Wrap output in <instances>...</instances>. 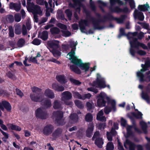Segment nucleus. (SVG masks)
I'll return each mask as SVG.
<instances>
[{"instance_id": "a211bd4d", "label": "nucleus", "mask_w": 150, "mask_h": 150, "mask_svg": "<svg viewBox=\"0 0 150 150\" xmlns=\"http://www.w3.org/2000/svg\"><path fill=\"white\" fill-rule=\"evenodd\" d=\"M62 131L63 129L61 127H58L55 130L52 134L53 139L55 140L59 137L62 134Z\"/></svg>"}, {"instance_id": "bb28decb", "label": "nucleus", "mask_w": 150, "mask_h": 150, "mask_svg": "<svg viewBox=\"0 0 150 150\" xmlns=\"http://www.w3.org/2000/svg\"><path fill=\"white\" fill-rule=\"evenodd\" d=\"M104 144V142L102 138H97L95 141V144L99 148H101L102 145Z\"/></svg>"}, {"instance_id": "f8f14e48", "label": "nucleus", "mask_w": 150, "mask_h": 150, "mask_svg": "<svg viewBox=\"0 0 150 150\" xmlns=\"http://www.w3.org/2000/svg\"><path fill=\"white\" fill-rule=\"evenodd\" d=\"M70 120L67 125V127H70L72 124L75 123L77 122L78 121L79 117L78 115L75 113H73L71 114L69 116Z\"/></svg>"}, {"instance_id": "423d86ee", "label": "nucleus", "mask_w": 150, "mask_h": 150, "mask_svg": "<svg viewBox=\"0 0 150 150\" xmlns=\"http://www.w3.org/2000/svg\"><path fill=\"white\" fill-rule=\"evenodd\" d=\"M85 13L87 19H82L79 23L80 29L82 33H85L84 30H86V26H89V23L88 19H89L91 21L93 20L92 18H94L91 16V13L89 11H86Z\"/></svg>"}, {"instance_id": "c03bdc74", "label": "nucleus", "mask_w": 150, "mask_h": 150, "mask_svg": "<svg viewBox=\"0 0 150 150\" xmlns=\"http://www.w3.org/2000/svg\"><path fill=\"white\" fill-rule=\"evenodd\" d=\"M25 42V40L24 39L20 38L17 42V45L18 47H21L24 45Z\"/></svg>"}, {"instance_id": "c85d7f7f", "label": "nucleus", "mask_w": 150, "mask_h": 150, "mask_svg": "<svg viewBox=\"0 0 150 150\" xmlns=\"http://www.w3.org/2000/svg\"><path fill=\"white\" fill-rule=\"evenodd\" d=\"M36 13H38L41 11L40 7L38 5H35L34 4L29 8V10Z\"/></svg>"}, {"instance_id": "6ab92c4d", "label": "nucleus", "mask_w": 150, "mask_h": 150, "mask_svg": "<svg viewBox=\"0 0 150 150\" xmlns=\"http://www.w3.org/2000/svg\"><path fill=\"white\" fill-rule=\"evenodd\" d=\"M94 129V126L93 124H90L86 131V136L87 137L90 138L93 134V132Z\"/></svg>"}, {"instance_id": "13d9d810", "label": "nucleus", "mask_w": 150, "mask_h": 150, "mask_svg": "<svg viewBox=\"0 0 150 150\" xmlns=\"http://www.w3.org/2000/svg\"><path fill=\"white\" fill-rule=\"evenodd\" d=\"M73 94L74 97L79 99L82 100L83 96H81V95L78 92H75Z\"/></svg>"}, {"instance_id": "4468645a", "label": "nucleus", "mask_w": 150, "mask_h": 150, "mask_svg": "<svg viewBox=\"0 0 150 150\" xmlns=\"http://www.w3.org/2000/svg\"><path fill=\"white\" fill-rule=\"evenodd\" d=\"M74 4L71 3H70L69 4V6L73 8H74L75 7H76L78 5L79 7L78 8V9H80V7H83L84 5L82 3L83 2H84L85 0H72Z\"/></svg>"}, {"instance_id": "6e6d98bb", "label": "nucleus", "mask_w": 150, "mask_h": 150, "mask_svg": "<svg viewBox=\"0 0 150 150\" xmlns=\"http://www.w3.org/2000/svg\"><path fill=\"white\" fill-rule=\"evenodd\" d=\"M21 16L18 13H16L14 15V19L16 22H20L21 20Z\"/></svg>"}, {"instance_id": "4c0bfd02", "label": "nucleus", "mask_w": 150, "mask_h": 150, "mask_svg": "<svg viewBox=\"0 0 150 150\" xmlns=\"http://www.w3.org/2000/svg\"><path fill=\"white\" fill-rule=\"evenodd\" d=\"M70 69L73 71L75 73L80 74L81 73L80 70L77 67L74 65H71L70 66Z\"/></svg>"}, {"instance_id": "774afa93", "label": "nucleus", "mask_w": 150, "mask_h": 150, "mask_svg": "<svg viewBox=\"0 0 150 150\" xmlns=\"http://www.w3.org/2000/svg\"><path fill=\"white\" fill-rule=\"evenodd\" d=\"M136 53H137L139 55L141 56H144L146 54V52L142 50H139L136 51Z\"/></svg>"}, {"instance_id": "37998d69", "label": "nucleus", "mask_w": 150, "mask_h": 150, "mask_svg": "<svg viewBox=\"0 0 150 150\" xmlns=\"http://www.w3.org/2000/svg\"><path fill=\"white\" fill-rule=\"evenodd\" d=\"M76 105L79 108L82 109L84 107V105L82 103L80 100H75L74 101Z\"/></svg>"}, {"instance_id": "4be33fe9", "label": "nucleus", "mask_w": 150, "mask_h": 150, "mask_svg": "<svg viewBox=\"0 0 150 150\" xmlns=\"http://www.w3.org/2000/svg\"><path fill=\"white\" fill-rule=\"evenodd\" d=\"M52 86L53 89L58 92H62L64 90V88L63 86H60L57 83H53Z\"/></svg>"}, {"instance_id": "a19ab883", "label": "nucleus", "mask_w": 150, "mask_h": 150, "mask_svg": "<svg viewBox=\"0 0 150 150\" xmlns=\"http://www.w3.org/2000/svg\"><path fill=\"white\" fill-rule=\"evenodd\" d=\"M64 13L66 14L69 20H71V17L72 15V11L69 9H67L65 10L64 11Z\"/></svg>"}, {"instance_id": "09e8293b", "label": "nucleus", "mask_w": 150, "mask_h": 150, "mask_svg": "<svg viewBox=\"0 0 150 150\" xmlns=\"http://www.w3.org/2000/svg\"><path fill=\"white\" fill-rule=\"evenodd\" d=\"M89 4L90 7L92 10L93 11H95L96 10V6L92 0H90Z\"/></svg>"}, {"instance_id": "473e14b6", "label": "nucleus", "mask_w": 150, "mask_h": 150, "mask_svg": "<svg viewBox=\"0 0 150 150\" xmlns=\"http://www.w3.org/2000/svg\"><path fill=\"white\" fill-rule=\"evenodd\" d=\"M71 62L72 63L74 64L79 67L82 62L81 59L77 58L76 57L73 58L71 60Z\"/></svg>"}, {"instance_id": "3c124183", "label": "nucleus", "mask_w": 150, "mask_h": 150, "mask_svg": "<svg viewBox=\"0 0 150 150\" xmlns=\"http://www.w3.org/2000/svg\"><path fill=\"white\" fill-rule=\"evenodd\" d=\"M70 80L71 83L76 85H79L81 83L79 81L72 78H70Z\"/></svg>"}, {"instance_id": "0e129e2a", "label": "nucleus", "mask_w": 150, "mask_h": 150, "mask_svg": "<svg viewBox=\"0 0 150 150\" xmlns=\"http://www.w3.org/2000/svg\"><path fill=\"white\" fill-rule=\"evenodd\" d=\"M22 32L23 35H25L27 34L26 28L24 25H23L22 26Z\"/></svg>"}, {"instance_id": "2eb2a0df", "label": "nucleus", "mask_w": 150, "mask_h": 150, "mask_svg": "<svg viewBox=\"0 0 150 150\" xmlns=\"http://www.w3.org/2000/svg\"><path fill=\"white\" fill-rule=\"evenodd\" d=\"M96 85H98L101 88H104L106 86L105 81L103 79H99L98 78H97L96 81H94L93 83V86H96Z\"/></svg>"}, {"instance_id": "bf43d9fd", "label": "nucleus", "mask_w": 150, "mask_h": 150, "mask_svg": "<svg viewBox=\"0 0 150 150\" xmlns=\"http://www.w3.org/2000/svg\"><path fill=\"white\" fill-rule=\"evenodd\" d=\"M21 29L19 27H16L15 29V32L16 34L19 35L21 33Z\"/></svg>"}, {"instance_id": "9b49d317", "label": "nucleus", "mask_w": 150, "mask_h": 150, "mask_svg": "<svg viewBox=\"0 0 150 150\" xmlns=\"http://www.w3.org/2000/svg\"><path fill=\"white\" fill-rule=\"evenodd\" d=\"M59 41L57 40H48L47 45L49 48L53 49H58L59 48Z\"/></svg>"}, {"instance_id": "f3484780", "label": "nucleus", "mask_w": 150, "mask_h": 150, "mask_svg": "<svg viewBox=\"0 0 150 150\" xmlns=\"http://www.w3.org/2000/svg\"><path fill=\"white\" fill-rule=\"evenodd\" d=\"M146 92L143 91L142 93V98L145 100L148 103H149L150 101V98L148 95V93H150V88L149 87H147L146 88Z\"/></svg>"}, {"instance_id": "7c9ffc66", "label": "nucleus", "mask_w": 150, "mask_h": 150, "mask_svg": "<svg viewBox=\"0 0 150 150\" xmlns=\"http://www.w3.org/2000/svg\"><path fill=\"white\" fill-rule=\"evenodd\" d=\"M126 143L129 145V150H135L137 145L129 139H127L125 141Z\"/></svg>"}, {"instance_id": "49530a36", "label": "nucleus", "mask_w": 150, "mask_h": 150, "mask_svg": "<svg viewBox=\"0 0 150 150\" xmlns=\"http://www.w3.org/2000/svg\"><path fill=\"white\" fill-rule=\"evenodd\" d=\"M114 149V146L112 142H109L107 144L106 147V150H113Z\"/></svg>"}, {"instance_id": "69168bd1", "label": "nucleus", "mask_w": 150, "mask_h": 150, "mask_svg": "<svg viewBox=\"0 0 150 150\" xmlns=\"http://www.w3.org/2000/svg\"><path fill=\"white\" fill-rule=\"evenodd\" d=\"M16 91L17 95L21 97H22L23 96V93L19 89L16 88Z\"/></svg>"}, {"instance_id": "412c9836", "label": "nucleus", "mask_w": 150, "mask_h": 150, "mask_svg": "<svg viewBox=\"0 0 150 150\" xmlns=\"http://www.w3.org/2000/svg\"><path fill=\"white\" fill-rule=\"evenodd\" d=\"M38 38L44 41L46 40L48 38V33L47 31H43L42 33L39 32Z\"/></svg>"}, {"instance_id": "603ef678", "label": "nucleus", "mask_w": 150, "mask_h": 150, "mask_svg": "<svg viewBox=\"0 0 150 150\" xmlns=\"http://www.w3.org/2000/svg\"><path fill=\"white\" fill-rule=\"evenodd\" d=\"M7 76L9 78L14 80L16 79L15 75L10 71L8 72L6 74Z\"/></svg>"}, {"instance_id": "ea45409f", "label": "nucleus", "mask_w": 150, "mask_h": 150, "mask_svg": "<svg viewBox=\"0 0 150 150\" xmlns=\"http://www.w3.org/2000/svg\"><path fill=\"white\" fill-rule=\"evenodd\" d=\"M131 114L134 117L137 119H141L142 118L143 114L140 111H138L137 113L135 112H132Z\"/></svg>"}, {"instance_id": "8fccbe9b", "label": "nucleus", "mask_w": 150, "mask_h": 150, "mask_svg": "<svg viewBox=\"0 0 150 150\" xmlns=\"http://www.w3.org/2000/svg\"><path fill=\"white\" fill-rule=\"evenodd\" d=\"M41 40L37 38H35L33 40L32 43L34 45H38L41 44Z\"/></svg>"}, {"instance_id": "393cba45", "label": "nucleus", "mask_w": 150, "mask_h": 150, "mask_svg": "<svg viewBox=\"0 0 150 150\" xmlns=\"http://www.w3.org/2000/svg\"><path fill=\"white\" fill-rule=\"evenodd\" d=\"M1 103L7 111L11 112L12 108L10 104L6 100H4L2 101Z\"/></svg>"}, {"instance_id": "aec40b11", "label": "nucleus", "mask_w": 150, "mask_h": 150, "mask_svg": "<svg viewBox=\"0 0 150 150\" xmlns=\"http://www.w3.org/2000/svg\"><path fill=\"white\" fill-rule=\"evenodd\" d=\"M63 100H69L72 97L71 93L69 91H66L62 93Z\"/></svg>"}, {"instance_id": "dca6fc26", "label": "nucleus", "mask_w": 150, "mask_h": 150, "mask_svg": "<svg viewBox=\"0 0 150 150\" xmlns=\"http://www.w3.org/2000/svg\"><path fill=\"white\" fill-rule=\"evenodd\" d=\"M134 16L135 19H138L140 21H143L144 19L143 13L141 11L135 9L134 12Z\"/></svg>"}, {"instance_id": "cd10ccee", "label": "nucleus", "mask_w": 150, "mask_h": 150, "mask_svg": "<svg viewBox=\"0 0 150 150\" xmlns=\"http://www.w3.org/2000/svg\"><path fill=\"white\" fill-rule=\"evenodd\" d=\"M10 8L11 9H14L17 12L19 11L21 8V6L20 4L17 3H14L11 2L10 3Z\"/></svg>"}, {"instance_id": "79ce46f5", "label": "nucleus", "mask_w": 150, "mask_h": 150, "mask_svg": "<svg viewBox=\"0 0 150 150\" xmlns=\"http://www.w3.org/2000/svg\"><path fill=\"white\" fill-rule=\"evenodd\" d=\"M50 31L52 35L58 34L60 32V29L57 27H54L50 29Z\"/></svg>"}, {"instance_id": "39448f33", "label": "nucleus", "mask_w": 150, "mask_h": 150, "mask_svg": "<svg viewBox=\"0 0 150 150\" xmlns=\"http://www.w3.org/2000/svg\"><path fill=\"white\" fill-rule=\"evenodd\" d=\"M96 15L98 18L96 19L95 18H92L93 20L91 21L93 24L94 29L100 30L104 29L105 27V26H100V23L101 22L104 23L108 20V15L107 16H103V19H100L101 16L100 13H96Z\"/></svg>"}, {"instance_id": "0eeeda50", "label": "nucleus", "mask_w": 150, "mask_h": 150, "mask_svg": "<svg viewBox=\"0 0 150 150\" xmlns=\"http://www.w3.org/2000/svg\"><path fill=\"white\" fill-rule=\"evenodd\" d=\"M53 115L55 118V121L57 126H63L65 124L63 120L62 119L63 117V113L61 111H54Z\"/></svg>"}, {"instance_id": "338daca9", "label": "nucleus", "mask_w": 150, "mask_h": 150, "mask_svg": "<svg viewBox=\"0 0 150 150\" xmlns=\"http://www.w3.org/2000/svg\"><path fill=\"white\" fill-rule=\"evenodd\" d=\"M91 96V95L90 93L85 94L83 96L82 100H84L86 99H89L90 98Z\"/></svg>"}, {"instance_id": "20e7f679", "label": "nucleus", "mask_w": 150, "mask_h": 150, "mask_svg": "<svg viewBox=\"0 0 150 150\" xmlns=\"http://www.w3.org/2000/svg\"><path fill=\"white\" fill-rule=\"evenodd\" d=\"M142 68L137 72L136 75L141 82L148 83L150 81V71L144 73V72L149 70V68L143 64H141Z\"/></svg>"}, {"instance_id": "2f4dec72", "label": "nucleus", "mask_w": 150, "mask_h": 150, "mask_svg": "<svg viewBox=\"0 0 150 150\" xmlns=\"http://www.w3.org/2000/svg\"><path fill=\"white\" fill-rule=\"evenodd\" d=\"M89 63H83L82 62L79 67L83 70H84L85 72L88 71L90 68Z\"/></svg>"}, {"instance_id": "b1692460", "label": "nucleus", "mask_w": 150, "mask_h": 150, "mask_svg": "<svg viewBox=\"0 0 150 150\" xmlns=\"http://www.w3.org/2000/svg\"><path fill=\"white\" fill-rule=\"evenodd\" d=\"M44 94L46 96L50 98L53 99L55 97L53 91L49 88L45 90Z\"/></svg>"}, {"instance_id": "e2e57ef3", "label": "nucleus", "mask_w": 150, "mask_h": 150, "mask_svg": "<svg viewBox=\"0 0 150 150\" xmlns=\"http://www.w3.org/2000/svg\"><path fill=\"white\" fill-rule=\"evenodd\" d=\"M86 106L87 110H90L92 109L93 108L92 104L89 102H88L86 103Z\"/></svg>"}, {"instance_id": "a878e982", "label": "nucleus", "mask_w": 150, "mask_h": 150, "mask_svg": "<svg viewBox=\"0 0 150 150\" xmlns=\"http://www.w3.org/2000/svg\"><path fill=\"white\" fill-rule=\"evenodd\" d=\"M130 32H128L127 34H126L125 32V30L123 28H121L120 29L119 33L117 36L118 38L120 39L122 36H127L129 39V40L132 39L129 36V33Z\"/></svg>"}, {"instance_id": "5fc2aeb1", "label": "nucleus", "mask_w": 150, "mask_h": 150, "mask_svg": "<svg viewBox=\"0 0 150 150\" xmlns=\"http://www.w3.org/2000/svg\"><path fill=\"white\" fill-rule=\"evenodd\" d=\"M137 23L139 24H142V26L143 28L147 29V30H149L150 29L149 28V25L148 24L146 23H142L140 22H138Z\"/></svg>"}, {"instance_id": "f03ea898", "label": "nucleus", "mask_w": 150, "mask_h": 150, "mask_svg": "<svg viewBox=\"0 0 150 150\" xmlns=\"http://www.w3.org/2000/svg\"><path fill=\"white\" fill-rule=\"evenodd\" d=\"M32 92L35 93H31L30 98L32 101L35 102H41L42 105L46 108H50L52 106L51 100L47 98L43 100V96L41 93L42 89L36 86H34L31 88Z\"/></svg>"}, {"instance_id": "4d7b16f0", "label": "nucleus", "mask_w": 150, "mask_h": 150, "mask_svg": "<svg viewBox=\"0 0 150 150\" xmlns=\"http://www.w3.org/2000/svg\"><path fill=\"white\" fill-rule=\"evenodd\" d=\"M9 36L13 38L14 37V33L13 29L12 27H10L9 28Z\"/></svg>"}, {"instance_id": "e433bc0d", "label": "nucleus", "mask_w": 150, "mask_h": 150, "mask_svg": "<svg viewBox=\"0 0 150 150\" xmlns=\"http://www.w3.org/2000/svg\"><path fill=\"white\" fill-rule=\"evenodd\" d=\"M110 5L112 6L117 3L118 4L120 5H126V3H124L121 0H110Z\"/></svg>"}, {"instance_id": "f257e3e1", "label": "nucleus", "mask_w": 150, "mask_h": 150, "mask_svg": "<svg viewBox=\"0 0 150 150\" xmlns=\"http://www.w3.org/2000/svg\"><path fill=\"white\" fill-rule=\"evenodd\" d=\"M96 98L97 99V105L99 107L105 106L106 105V101L108 104H111V107L106 106L105 108L104 111L106 114H108L112 110L114 112L116 111V108L115 101L114 100H111L105 93L101 92L96 96Z\"/></svg>"}, {"instance_id": "f704fd0d", "label": "nucleus", "mask_w": 150, "mask_h": 150, "mask_svg": "<svg viewBox=\"0 0 150 150\" xmlns=\"http://www.w3.org/2000/svg\"><path fill=\"white\" fill-rule=\"evenodd\" d=\"M139 124L144 134H147L148 132L147 130V125L146 123L144 121H141Z\"/></svg>"}, {"instance_id": "864d4df0", "label": "nucleus", "mask_w": 150, "mask_h": 150, "mask_svg": "<svg viewBox=\"0 0 150 150\" xmlns=\"http://www.w3.org/2000/svg\"><path fill=\"white\" fill-rule=\"evenodd\" d=\"M145 139L148 142L145 145V147L147 150H150V138L146 137Z\"/></svg>"}, {"instance_id": "7ed1b4c3", "label": "nucleus", "mask_w": 150, "mask_h": 150, "mask_svg": "<svg viewBox=\"0 0 150 150\" xmlns=\"http://www.w3.org/2000/svg\"><path fill=\"white\" fill-rule=\"evenodd\" d=\"M132 38L129 41L130 47L129 52L133 57H134L136 53V50L139 49V47H142L144 50H148L147 47L144 43L138 41V39L134 37H130Z\"/></svg>"}, {"instance_id": "680f3d73", "label": "nucleus", "mask_w": 150, "mask_h": 150, "mask_svg": "<svg viewBox=\"0 0 150 150\" xmlns=\"http://www.w3.org/2000/svg\"><path fill=\"white\" fill-rule=\"evenodd\" d=\"M57 26L61 29H62L64 30H66L67 29V26L66 25L62 23H58Z\"/></svg>"}, {"instance_id": "a18cd8bd", "label": "nucleus", "mask_w": 150, "mask_h": 150, "mask_svg": "<svg viewBox=\"0 0 150 150\" xmlns=\"http://www.w3.org/2000/svg\"><path fill=\"white\" fill-rule=\"evenodd\" d=\"M93 117L90 113H88L86 114L85 117V120L87 122H91L93 120Z\"/></svg>"}, {"instance_id": "052dcab7", "label": "nucleus", "mask_w": 150, "mask_h": 150, "mask_svg": "<svg viewBox=\"0 0 150 150\" xmlns=\"http://www.w3.org/2000/svg\"><path fill=\"white\" fill-rule=\"evenodd\" d=\"M61 32L65 37H69L71 35V32L69 31L62 30Z\"/></svg>"}, {"instance_id": "6e6552de", "label": "nucleus", "mask_w": 150, "mask_h": 150, "mask_svg": "<svg viewBox=\"0 0 150 150\" xmlns=\"http://www.w3.org/2000/svg\"><path fill=\"white\" fill-rule=\"evenodd\" d=\"M132 124L133 125H128L126 128L127 130V136L126 138H128L130 136H133V133L132 130L133 127L134 128L135 131L139 134H141L142 133L141 131L137 128L135 122L134 120H132Z\"/></svg>"}, {"instance_id": "9d476101", "label": "nucleus", "mask_w": 150, "mask_h": 150, "mask_svg": "<svg viewBox=\"0 0 150 150\" xmlns=\"http://www.w3.org/2000/svg\"><path fill=\"white\" fill-rule=\"evenodd\" d=\"M35 114L36 117L42 120L46 119L48 116L47 112L43 110L40 108L36 110Z\"/></svg>"}, {"instance_id": "c756f323", "label": "nucleus", "mask_w": 150, "mask_h": 150, "mask_svg": "<svg viewBox=\"0 0 150 150\" xmlns=\"http://www.w3.org/2000/svg\"><path fill=\"white\" fill-rule=\"evenodd\" d=\"M108 20L112 21L115 20L117 21L118 23H122L123 21L120 18H117L114 17L112 14L110 13H108Z\"/></svg>"}, {"instance_id": "72a5a7b5", "label": "nucleus", "mask_w": 150, "mask_h": 150, "mask_svg": "<svg viewBox=\"0 0 150 150\" xmlns=\"http://www.w3.org/2000/svg\"><path fill=\"white\" fill-rule=\"evenodd\" d=\"M149 6L147 3L143 5H139L138 7V10L140 11H145L148 10Z\"/></svg>"}, {"instance_id": "c9c22d12", "label": "nucleus", "mask_w": 150, "mask_h": 150, "mask_svg": "<svg viewBox=\"0 0 150 150\" xmlns=\"http://www.w3.org/2000/svg\"><path fill=\"white\" fill-rule=\"evenodd\" d=\"M50 52L52 53L53 56L56 58H58L60 56L61 52L57 50V49H53L51 50H50Z\"/></svg>"}, {"instance_id": "ddd939ff", "label": "nucleus", "mask_w": 150, "mask_h": 150, "mask_svg": "<svg viewBox=\"0 0 150 150\" xmlns=\"http://www.w3.org/2000/svg\"><path fill=\"white\" fill-rule=\"evenodd\" d=\"M54 129V127L53 125L50 124H47L43 129V134L46 136H49L52 133Z\"/></svg>"}, {"instance_id": "de8ad7c7", "label": "nucleus", "mask_w": 150, "mask_h": 150, "mask_svg": "<svg viewBox=\"0 0 150 150\" xmlns=\"http://www.w3.org/2000/svg\"><path fill=\"white\" fill-rule=\"evenodd\" d=\"M6 20L9 23H12L14 21V19L13 15H8L6 16Z\"/></svg>"}, {"instance_id": "5701e85b", "label": "nucleus", "mask_w": 150, "mask_h": 150, "mask_svg": "<svg viewBox=\"0 0 150 150\" xmlns=\"http://www.w3.org/2000/svg\"><path fill=\"white\" fill-rule=\"evenodd\" d=\"M56 79L59 83L61 84H65L67 82V80L64 75L57 76Z\"/></svg>"}, {"instance_id": "1a4fd4ad", "label": "nucleus", "mask_w": 150, "mask_h": 150, "mask_svg": "<svg viewBox=\"0 0 150 150\" xmlns=\"http://www.w3.org/2000/svg\"><path fill=\"white\" fill-rule=\"evenodd\" d=\"M109 9L111 12L117 13L121 12L124 13H128L129 12V8L126 6L122 9L118 6H116L114 7L111 6L109 7Z\"/></svg>"}, {"instance_id": "58836bf2", "label": "nucleus", "mask_w": 150, "mask_h": 150, "mask_svg": "<svg viewBox=\"0 0 150 150\" xmlns=\"http://www.w3.org/2000/svg\"><path fill=\"white\" fill-rule=\"evenodd\" d=\"M53 107L54 109L61 108L62 107L60 102L57 100H55L54 102V105Z\"/></svg>"}]
</instances>
